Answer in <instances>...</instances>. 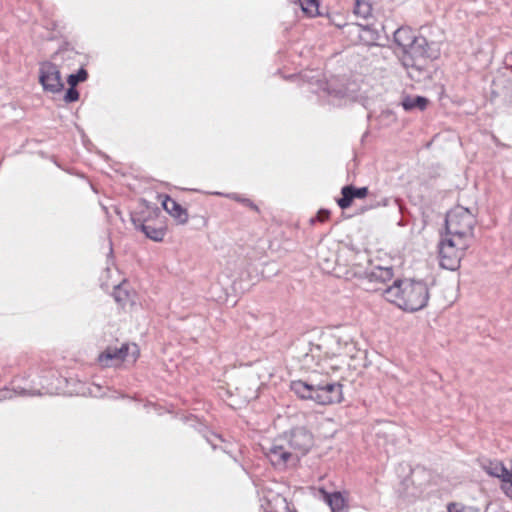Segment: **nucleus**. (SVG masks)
<instances>
[{
  "label": "nucleus",
  "mask_w": 512,
  "mask_h": 512,
  "mask_svg": "<svg viewBox=\"0 0 512 512\" xmlns=\"http://www.w3.org/2000/svg\"><path fill=\"white\" fill-rule=\"evenodd\" d=\"M313 444L311 432L304 427H297L275 439L265 449V454L274 467L283 469L288 464L297 463L300 457L309 452Z\"/></svg>",
  "instance_id": "f257e3e1"
},
{
  "label": "nucleus",
  "mask_w": 512,
  "mask_h": 512,
  "mask_svg": "<svg viewBox=\"0 0 512 512\" xmlns=\"http://www.w3.org/2000/svg\"><path fill=\"white\" fill-rule=\"evenodd\" d=\"M394 41L402 49V63L408 76L417 82L427 78L429 59L425 38L417 37L409 27H400L394 32Z\"/></svg>",
  "instance_id": "f03ea898"
},
{
  "label": "nucleus",
  "mask_w": 512,
  "mask_h": 512,
  "mask_svg": "<svg viewBox=\"0 0 512 512\" xmlns=\"http://www.w3.org/2000/svg\"><path fill=\"white\" fill-rule=\"evenodd\" d=\"M383 295L387 301L408 312L423 309L429 300L426 283L411 279L395 280L383 290Z\"/></svg>",
  "instance_id": "7ed1b4c3"
},
{
  "label": "nucleus",
  "mask_w": 512,
  "mask_h": 512,
  "mask_svg": "<svg viewBox=\"0 0 512 512\" xmlns=\"http://www.w3.org/2000/svg\"><path fill=\"white\" fill-rule=\"evenodd\" d=\"M291 390L301 399L313 400L320 405L340 403L342 385L337 382L314 383L302 380L291 382Z\"/></svg>",
  "instance_id": "20e7f679"
},
{
  "label": "nucleus",
  "mask_w": 512,
  "mask_h": 512,
  "mask_svg": "<svg viewBox=\"0 0 512 512\" xmlns=\"http://www.w3.org/2000/svg\"><path fill=\"white\" fill-rule=\"evenodd\" d=\"M475 224V215L468 208L458 205L446 215V234L471 242Z\"/></svg>",
  "instance_id": "39448f33"
},
{
  "label": "nucleus",
  "mask_w": 512,
  "mask_h": 512,
  "mask_svg": "<svg viewBox=\"0 0 512 512\" xmlns=\"http://www.w3.org/2000/svg\"><path fill=\"white\" fill-rule=\"evenodd\" d=\"M470 242L445 234L439 243L440 265L448 270H456Z\"/></svg>",
  "instance_id": "423d86ee"
},
{
  "label": "nucleus",
  "mask_w": 512,
  "mask_h": 512,
  "mask_svg": "<svg viewBox=\"0 0 512 512\" xmlns=\"http://www.w3.org/2000/svg\"><path fill=\"white\" fill-rule=\"evenodd\" d=\"M393 277V270L390 267H373L370 271L363 270L361 267H354L347 271L346 278H357L360 280V285L368 291L384 290L380 287L372 286L373 283H386Z\"/></svg>",
  "instance_id": "0eeeda50"
},
{
  "label": "nucleus",
  "mask_w": 512,
  "mask_h": 512,
  "mask_svg": "<svg viewBox=\"0 0 512 512\" xmlns=\"http://www.w3.org/2000/svg\"><path fill=\"white\" fill-rule=\"evenodd\" d=\"M139 355V348L136 344H122L120 348H112L108 347L104 352H102L98 361L103 367L116 366L123 362L124 360L131 358L132 361H135Z\"/></svg>",
  "instance_id": "6e6552de"
},
{
  "label": "nucleus",
  "mask_w": 512,
  "mask_h": 512,
  "mask_svg": "<svg viewBox=\"0 0 512 512\" xmlns=\"http://www.w3.org/2000/svg\"><path fill=\"white\" fill-rule=\"evenodd\" d=\"M39 82L44 91L53 94L61 92L64 87L58 67L50 61L40 63Z\"/></svg>",
  "instance_id": "1a4fd4ad"
},
{
  "label": "nucleus",
  "mask_w": 512,
  "mask_h": 512,
  "mask_svg": "<svg viewBox=\"0 0 512 512\" xmlns=\"http://www.w3.org/2000/svg\"><path fill=\"white\" fill-rule=\"evenodd\" d=\"M342 197L338 199L337 203L340 208L346 209L348 208L353 199L355 198H364L368 194L367 187L356 188L352 185L344 186L341 190Z\"/></svg>",
  "instance_id": "9d476101"
},
{
  "label": "nucleus",
  "mask_w": 512,
  "mask_h": 512,
  "mask_svg": "<svg viewBox=\"0 0 512 512\" xmlns=\"http://www.w3.org/2000/svg\"><path fill=\"white\" fill-rule=\"evenodd\" d=\"M164 210L169 213L179 224L188 222V212L170 196L165 195L162 201Z\"/></svg>",
  "instance_id": "9b49d317"
},
{
  "label": "nucleus",
  "mask_w": 512,
  "mask_h": 512,
  "mask_svg": "<svg viewBox=\"0 0 512 512\" xmlns=\"http://www.w3.org/2000/svg\"><path fill=\"white\" fill-rule=\"evenodd\" d=\"M484 471L490 476L497 477L503 481L507 477H512L511 469L508 470L503 463L499 461H489L483 464Z\"/></svg>",
  "instance_id": "f8f14e48"
},
{
  "label": "nucleus",
  "mask_w": 512,
  "mask_h": 512,
  "mask_svg": "<svg viewBox=\"0 0 512 512\" xmlns=\"http://www.w3.org/2000/svg\"><path fill=\"white\" fill-rule=\"evenodd\" d=\"M262 507L265 512H296L289 509L286 499L279 494L273 495L265 504H262Z\"/></svg>",
  "instance_id": "ddd939ff"
},
{
  "label": "nucleus",
  "mask_w": 512,
  "mask_h": 512,
  "mask_svg": "<svg viewBox=\"0 0 512 512\" xmlns=\"http://www.w3.org/2000/svg\"><path fill=\"white\" fill-rule=\"evenodd\" d=\"M401 104L405 111H412L414 109L423 111L428 105V99L423 96H405Z\"/></svg>",
  "instance_id": "4468645a"
},
{
  "label": "nucleus",
  "mask_w": 512,
  "mask_h": 512,
  "mask_svg": "<svg viewBox=\"0 0 512 512\" xmlns=\"http://www.w3.org/2000/svg\"><path fill=\"white\" fill-rule=\"evenodd\" d=\"M113 295H114L116 302H118L122 306H125L127 303L133 301V294L128 289V285L126 282H123V283L115 286Z\"/></svg>",
  "instance_id": "2eb2a0df"
},
{
  "label": "nucleus",
  "mask_w": 512,
  "mask_h": 512,
  "mask_svg": "<svg viewBox=\"0 0 512 512\" xmlns=\"http://www.w3.org/2000/svg\"><path fill=\"white\" fill-rule=\"evenodd\" d=\"M140 229L146 237L156 242L162 241L165 236V230L163 228H156L149 224L142 223Z\"/></svg>",
  "instance_id": "dca6fc26"
},
{
  "label": "nucleus",
  "mask_w": 512,
  "mask_h": 512,
  "mask_svg": "<svg viewBox=\"0 0 512 512\" xmlns=\"http://www.w3.org/2000/svg\"><path fill=\"white\" fill-rule=\"evenodd\" d=\"M325 500L333 512H340L345 506V500L339 492L326 494Z\"/></svg>",
  "instance_id": "f3484780"
},
{
  "label": "nucleus",
  "mask_w": 512,
  "mask_h": 512,
  "mask_svg": "<svg viewBox=\"0 0 512 512\" xmlns=\"http://www.w3.org/2000/svg\"><path fill=\"white\" fill-rule=\"evenodd\" d=\"M372 7L370 3L365 0H356L354 6V14L364 20L371 16Z\"/></svg>",
  "instance_id": "a211bd4d"
},
{
  "label": "nucleus",
  "mask_w": 512,
  "mask_h": 512,
  "mask_svg": "<svg viewBox=\"0 0 512 512\" xmlns=\"http://www.w3.org/2000/svg\"><path fill=\"white\" fill-rule=\"evenodd\" d=\"M299 4L304 13L309 16H316L319 14L318 0H299Z\"/></svg>",
  "instance_id": "6ab92c4d"
},
{
  "label": "nucleus",
  "mask_w": 512,
  "mask_h": 512,
  "mask_svg": "<svg viewBox=\"0 0 512 512\" xmlns=\"http://www.w3.org/2000/svg\"><path fill=\"white\" fill-rule=\"evenodd\" d=\"M77 55V52L69 47V46H63L61 47L55 54L54 59H61L62 61L71 60Z\"/></svg>",
  "instance_id": "aec40b11"
},
{
  "label": "nucleus",
  "mask_w": 512,
  "mask_h": 512,
  "mask_svg": "<svg viewBox=\"0 0 512 512\" xmlns=\"http://www.w3.org/2000/svg\"><path fill=\"white\" fill-rule=\"evenodd\" d=\"M87 77V71L84 68H80L77 73L68 76L67 82L70 86L75 87L79 82L85 81Z\"/></svg>",
  "instance_id": "412c9836"
},
{
  "label": "nucleus",
  "mask_w": 512,
  "mask_h": 512,
  "mask_svg": "<svg viewBox=\"0 0 512 512\" xmlns=\"http://www.w3.org/2000/svg\"><path fill=\"white\" fill-rule=\"evenodd\" d=\"M226 196L232 200H235L237 202L244 204L245 206L251 208L252 210H254L256 212H259L258 206L248 198H244L236 193L227 194Z\"/></svg>",
  "instance_id": "4be33fe9"
},
{
  "label": "nucleus",
  "mask_w": 512,
  "mask_h": 512,
  "mask_svg": "<svg viewBox=\"0 0 512 512\" xmlns=\"http://www.w3.org/2000/svg\"><path fill=\"white\" fill-rule=\"evenodd\" d=\"M79 99V92L75 89V87L70 86L67 90L64 100L68 103L77 101Z\"/></svg>",
  "instance_id": "5701e85b"
},
{
  "label": "nucleus",
  "mask_w": 512,
  "mask_h": 512,
  "mask_svg": "<svg viewBox=\"0 0 512 512\" xmlns=\"http://www.w3.org/2000/svg\"><path fill=\"white\" fill-rule=\"evenodd\" d=\"M344 351L343 352H339V354H345V355H348V356H353V352L355 350V345L353 342H348V341H345V344H344Z\"/></svg>",
  "instance_id": "b1692460"
},
{
  "label": "nucleus",
  "mask_w": 512,
  "mask_h": 512,
  "mask_svg": "<svg viewBox=\"0 0 512 512\" xmlns=\"http://www.w3.org/2000/svg\"><path fill=\"white\" fill-rule=\"evenodd\" d=\"M207 441L211 444L213 449H216L217 448L216 441H222V438H221V436L213 433L210 435V437L207 438Z\"/></svg>",
  "instance_id": "393cba45"
},
{
  "label": "nucleus",
  "mask_w": 512,
  "mask_h": 512,
  "mask_svg": "<svg viewBox=\"0 0 512 512\" xmlns=\"http://www.w3.org/2000/svg\"><path fill=\"white\" fill-rule=\"evenodd\" d=\"M329 215H330V212L328 210L321 209V210H319V212L317 214V218L320 222H324L325 220H327L329 218Z\"/></svg>",
  "instance_id": "a878e982"
},
{
  "label": "nucleus",
  "mask_w": 512,
  "mask_h": 512,
  "mask_svg": "<svg viewBox=\"0 0 512 512\" xmlns=\"http://www.w3.org/2000/svg\"><path fill=\"white\" fill-rule=\"evenodd\" d=\"M358 27H359V28H362L364 32H369V31H370V30H369L366 26H364L363 24H359V25H358Z\"/></svg>",
  "instance_id": "bb28decb"
}]
</instances>
